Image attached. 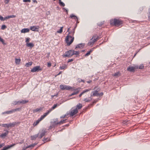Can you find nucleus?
<instances>
[{"label":"nucleus","instance_id":"1","mask_svg":"<svg viewBox=\"0 0 150 150\" xmlns=\"http://www.w3.org/2000/svg\"><path fill=\"white\" fill-rule=\"evenodd\" d=\"M110 25L119 27L120 26H122L123 23V21L119 19L115 18L110 20Z\"/></svg>","mask_w":150,"mask_h":150},{"label":"nucleus","instance_id":"2","mask_svg":"<svg viewBox=\"0 0 150 150\" xmlns=\"http://www.w3.org/2000/svg\"><path fill=\"white\" fill-rule=\"evenodd\" d=\"M72 31H69L65 39V41L67 43V46L70 45L74 41V37H72L71 35H69V34H71L72 35Z\"/></svg>","mask_w":150,"mask_h":150},{"label":"nucleus","instance_id":"3","mask_svg":"<svg viewBox=\"0 0 150 150\" xmlns=\"http://www.w3.org/2000/svg\"><path fill=\"white\" fill-rule=\"evenodd\" d=\"M74 50H69L65 52L66 54H63L62 55V56L63 57H71L73 55H74Z\"/></svg>","mask_w":150,"mask_h":150},{"label":"nucleus","instance_id":"4","mask_svg":"<svg viewBox=\"0 0 150 150\" xmlns=\"http://www.w3.org/2000/svg\"><path fill=\"white\" fill-rule=\"evenodd\" d=\"M42 70V69L41 68L40 66H37L33 67L31 69V71L32 72H38L41 71Z\"/></svg>","mask_w":150,"mask_h":150},{"label":"nucleus","instance_id":"5","mask_svg":"<svg viewBox=\"0 0 150 150\" xmlns=\"http://www.w3.org/2000/svg\"><path fill=\"white\" fill-rule=\"evenodd\" d=\"M20 122H15L12 123H10L9 124H8L7 128H8L11 127H13L17 124H20Z\"/></svg>","mask_w":150,"mask_h":150},{"label":"nucleus","instance_id":"6","mask_svg":"<svg viewBox=\"0 0 150 150\" xmlns=\"http://www.w3.org/2000/svg\"><path fill=\"white\" fill-rule=\"evenodd\" d=\"M53 120L54 121L52 122L51 126L52 127H55L57 125H60L59 123V122H58V119L57 118L54 119Z\"/></svg>","mask_w":150,"mask_h":150},{"label":"nucleus","instance_id":"7","mask_svg":"<svg viewBox=\"0 0 150 150\" xmlns=\"http://www.w3.org/2000/svg\"><path fill=\"white\" fill-rule=\"evenodd\" d=\"M78 112V110L77 109H75L71 110L69 115L71 116H73L74 115L76 114Z\"/></svg>","mask_w":150,"mask_h":150},{"label":"nucleus","instance_id":"8","mask_svg":"<svg viewBox=\"0 0 150 150\" xmlns=\"http://www.w3.org/2000/svg\"><path fill=\"white\" fill-rule=\"evenodd\" d=\"M39 28L40 27L38 26H33L30 27V29L33 31L38 32V29H39Z\"/></svg>","mask_w":150,"mask_h":150},{"label":"nucleus","instance_id":"9","mask_svg":"<svg viewBox=\"0 0 150 150\" xmlns=\"http://www.w3.org/2000/svg\"><path fill=\"white\" fill-rule=\"evenodd\" d=\"M4 131H5L6 132L1 134L0 135V137L2 138H4L9 132L7 130H4Z\"/></svg>","mask_w":150,"mask_h":150},{"label":"nucleus","instance_id":"10","mask_svg":"<svg viewBox=\"0 0 150 150\" xmlns=\"http://www.w3.org/2000/svg\"><path fill=\"white\" fill-rule=\"evenodd\" d=\"M99 93H98V91L96 90L92 91L91 95V97H92L93 96H99Z\"/></svg>","mask_w":150,"mask_h":150},{"label":"nucleus","instance_id":"11","mask_svg":"<svg viewBox=\"0 0 150 150\" xmlns=\"http://www.w3.org/2000/svg\"><path fill=\"white\" fill-rule=\"evenodd\" d=\"M80 89V88H77L76 89H74L73 90V91H76L73 93L69 95V96H72L76 95L79 92V89Z\"/></svg>","mask_w":150,"mask_h":150},{"label":"nucleus","instance_id":"12","mask_svg":"<svg viewBox=\"0 0 150 150\" xmlns=\"http://www.w3.org/2000/svg\"><path fill=\"white\" fill-rule=\"evenodd\" d=\"M46 133V132L44 130H42L41 131V132H40V136L38 137L40 139H41L43 136H44L45 133Z\"/></svg>","mask_w":150,"mask_h":150},{"label":"nucleus","instance_id":"13","mask_svg":"<svg viewBox=\"0 0 150 150\" xmlns=\"http://www.w3.org/2000/svg\"><path fill=\"white\" fill-rule=\"evenodd\" d=\"M15 145V144H13L10 145H8L7 146H5L1 150H7L11 148Z\"/></svg>","mask_w":150,"mask_h":150},{"label":"nucleus","instance_id":"14","mask_svg":"<svg viewBox=\"0 0 150 150\" xmlns=\"http://www.w3.org/2000/svg\"><path fill=\"white\" fill-rule=\"evenodd\" d=\"M85 45V44L84 43H80L76 46L75 49H76L77 48H83Z\"/></svg>","mask_w":150,"mask_h":150},{"label":"nucleus","instance_id":"15","mask_svg":"<svg viewBox=\"0 0 150 150\" xmlns=\"http://www.w3.org/2000/svg\"><path fill=\"white\" fill-rule=\"evenodd\" d=\"M127 70L131 72H134L135 71L134 67H133L129 66L127 67Z\"/></svg>","mask_w":150,"mask_h":150},{"label":"nucleus","instance_id":"16","mask_svg":"<svg viewBox=\"0 0 150 150\" xmlns=\"http://www.w3.org/2000/svg\"><path fill=\"white\" fill-rule=\"evenodd\" d=\"M91 90V88H90L88 89H86L84 90L79 95V97H81L82 95L85 93L88 92Z\"/></svg>","mask_w":150,"mask_h":150},{"label":"nucleus","instance_id":"17","mask_svg":"<svg viewBox=\"0 0 150 150\" xmlns=\"http://www.w3.org/2000/svg\"><path fill=\"white\" fill-rule=\"evenodd\" d=\"M29 29L28 28H24L21 31V33H25L29 32Z\"/></svg>","mask_w":150,"mask_h":150},{"label":"nucleus","instance_id":"18","mask_svg":"<svg viewBox=\"0 0 150 150\" xmlns=\"http://www.w3.org/2000/svg\"><path fill=\"white\" fill-rule=\"evenodd\" d=\"M42 110V108L41 107H40V108H37L36 109L33 110V112L34 113L38 112H40Z\"/></svg>","mask_w":150,"mask_h":150},{"label":"nucleus","instance_id":"19","mask_svg":"<svg viewBox=\"0 0 150 150\" xmlns=\"http://www.w3.org/2000/svg\"><path fill=\"white\" fill-rule=\"evenodd\" d=\"M26 45L28 47H29L30 49H32L34 46V44L32 43H27Z\"/></svg>","mask_w":150,"mask_h":150},{"label":"nucleus","instance_id":"20","mask_svg":"<svg viewBox=\"0 0 150 150\" xmlns=\"http://www.w3.org/2000/svg\"><path fill=\"white\" fill-rule=\"evenodd\" d=\"M39 133L35 134L34 135L31 136V139L32 140H35L38 137Z\"/></svg>","mask_w":150,"mask_h":150},{"label":"nucleus","instance_id":"21","mask_svg":"<svg viewBox=\"0 0 150 150\" xmlns=\"http://www.w3.org/2000/svg\"><path fill=\"white\" fill-rule=\"evenodd\" d=\"M82 105L81 104L79 103L76 106V108H75L77 109V110L78 109H80L82 108Z\"/></svg>","mask_w":150,"mask_h":150},{"label":"nucleus","instance_id":"22","mask_svg":"<svg viewBox=\"0 0 150 150\" xmlns=\"http://www.w3.org/2000/svg\"><path fill=\"white\" fill-rule=\"evenodd\" d=\"M93 50V48L91 49L89 51H88L85 55V57L87 56H89L91 52Z\"/></svg>","mask_w":150,"mask_h":150},{"label":"nucleus","instance_id":"23","mask_svg":"<svg viewBox=\"0 0 150 150\" xmlns=\"http://www.w3.org/2000/svg\"><path fill=\"white\" fill-rule=\"evenodd\" d=\"M71 18L77 20V17L73 14H71L69 16Z\"/></svg>","mask_w":150,"mask_h":150},{"label":"nucleus","instance_id":"24","mask_svg":"<svg viewBox=\"0 0 150 150\" xmlns=\"http://www.w3.org/2000/svg\"><path fill=\"white\" fill-rule=\"evenodd\" d=\"M64 90H69L72 88L69 86L65 85L64 86Z\"/></svg>","mask_w":150,"mask_h":150},{"label":"nucleus","instance_id":"25","mask_svg":"<svg viewBox=\"0 0 150 150\" xmlns=\"http://www.w3.org/2000/svg\"><path fill=\"white\" fill-rule=\"evenodd\" d=\"M33 64V62H30L26 64L25 66L26 67H28L31 66Z\"/></svg>","mask_w":150,"mask_h":150},{"label":"nucleus","instance_id":"26","mask_svg":"<svg viewBox=\"0 0 150 150\" xmlns=\"http://www.w3.org/2000/svg\"><path fill=\"white\" fill-rule=\"evenodd\" d=\"M16 16L14 15H12L10 16H8L6 17L5 18H7L8 19L11 18H13L16 17Z\"/></svg>","mask_w":150,"mask_h":150},{"label":"nucleus","instance_id":"27","mask_svg":"<svg viewBox=\"0 0 150 150\" xmlns=\"http://www.w3.org/2000/svg\"><path fill=\"white\" fill-rule=\"evenodd\" d=\"M21 59H15V63L16 64H19L21 62Z\"/></svg>","mask_w":150,"mask_h":150},{"label":"nucleus","instance_id":"28","mask_svg":"<svg viewBox=\"0 0 150 150\" xmlns=\"http://www.w3.org/2000/svg\"><path fill=\"white\" fill-rule=\"evenodd\" d=\"M104 24V21L101 22L100 23H97L98 25L100 27H101V26H102Z\"/></svg>","mask_w":150,"mask_h":150},{"label":"nucleus","instance_id":"29","mask_svg":"<svg viewBox=\"0 0 150 150\" xmlns=\"http://www.w3.org/2000/svg\"><path fill=\"white\" fill-rule=\"evenodd\" d=\"M91 97L89 98H90V99H88L87 98H84L83 100V101H85L86 102H88L91 101L92 99V98H91Z\"/></svg>","mask_w":150,"mask_h":150},{"label":"nucleus","instance_id":"30","mask_svg":"<svg viewBox=\"0 0 150 150\" xmlns=\"http://www.w3.org/2000/svg\"><path fill=\"white\" fill-rule=\"evenodd\" d=\"M57 104H54V105H53L52 106V107L49 110H51V111L52 110H54L55 108H56V107H57Z\"/></svg>","mask_w":150,"mask_h":150},{"label":"nucleus","instance_id":"31","mask_svg":"<svg viewBox=\"0 0 150 150\" xmlns=\"http://www.w3.org/2000/svg\"><path fill=\"white\" fill-rule=\"evenodd\" d=\"M40 122V121L38 119L36 122H35L33 123V125L34 126H36Z\"/></svg>","mask_w":150,"mask_h":150},{"label":"nucleus","instance_id":"32","mask_svg":"<svg viewBox=\"0 0 150 150\" xmlns=\"http://www.w3.org/2000/svg\"><path fill=\"white\" fill-rule=\"evenodd\" d=\"M21 104H24L28 102V100H21Z\"/></svg>","mask_w":150,"mask_h":150},{"label":"nucleus","instance_id":"33","mask_svg":"<svg viewBox=\"0 0 150 150\" xmlns=\"http://www.w3.org/2000/svg\"><path fill=\"white\" fill-rule=\"evenodd\" d=\"M0 41L1 42H2V43L4 45L6 44V43H5L4 40L1 37H0Z\"/></svg>","mask_w":150,"mask_h":150},{"label":"nucleus","instance_id":"34","mask_svg":"<svg viewBox=\"0 0 150 150\" xmlns=\"http://www.w3.org/2000/svg\"><path fill=\"white\" fill-rule=\"evenodd\" d=\"M51 112V110H49L47 112L45 113L43 115L44 117H45L50 112Z\"/></svg>","mask_w":150,"mask_h":150},{"label":"nucleus","instance_id":"35","mask_svg":"<svg viewBox=\"0 0 150 150\" xmlns=\"http://www.w3.org/2000/svg\"><path fill=\"white\" fill-rule=\"evenodd\" d=\"M120 73L119 71L115 73L114 75V76H120Z\"/></svg>","mask_w":150,"mask_h":150},{"label":"nucleus","instance_id":"36","mask_svg":"<svg viewBox=\"0 0 150 150\" xmlns=\"http://www.w3.org/2000/svg\"><path fill=\"white\" fill-rule=\"evenodd\" d=\"M13 111H14V112H15L16 111H20L21 110V107L20 108H16V109H13Z\"/></svg>","mask_w":150,"mask_h":150},{"label":"nucleus","instance_id":"37","mask_svg":"<svg viewBox=\"0 0 150 150\" xmlns=\"http://www.w3.org/2000/svg\"><path fill=\"white\" fill-rule=\"evenodd\" d=\"M50 140L49 139H48V138H44L42 140V141L45 143L46 142L49 141Z\"/></svg>","mask_w":150,"mask_h":150},{"label":"nucleus","instance_id":"38","mask_svg":"<svg viewBox=\"0 0 150 150\" xmlns=\"http://www.w3.org/2000/svg\"><path fill=\"white\" fill-rule=\"evenodd\" d=\"M67 120V119H65V120H61V121L59 122V124L60 125L61 124H62L66 122V121Z\"/></svg>","mask_w":150,"mask_h":150},{"label":"nucleus","instance_id":"39","mask_svg":"<svg viewBox=\"0 0 150 150\" xmlns=\"http://www.w3.org/2000/svg\"><path fill=\"white\" fill-rule=\"evenodd\" d=\"M90 40L93 43V44L97 41L96 39H95L94 38H93V36L92 38H91Z\"/></svg>","mask_w":150,"mask_h":150},{"label":"nucleus","instance_id":"40","mask_svg":"<svg viewBox=\"0 0 150 150\" xmlns=\"http://www.w3.org/2000/svg\"><path fill=\"white\" fill-rule=\"evenodd\" d=\"M63 27H61L59 30H58L57 31V33H62V31H63Z\"/></svg>","mask_w":150,"mask_h":150},{"label":"nucleus","instance_id":"41","mask_svg":"<svg viewBox=\"0 0 150 150\" xmlns=\"http://www.w3.org/2000/svg\"><path fill=\"white\" fill-rule=\"evenodd\" d=\"M67 67V66L66 65H64L62 66H60V69H66Z\"/></svg>","mask_w":150,"mask_h":150},{"label":"nucleus","instance_id":"42","mask_svg":"<svg viewBox=\"0 0 150 150\" xmlns=\"http://www.w3.org/2000/svg\"><path fill=\"white\" fill-rule=\"evenodd\" d=\"M65 86V85H60V88L62 90H64V88L65 87H64Z\"/></svg>","mask_w":150,"mask_h":150},{"label":"nucleus","instance_id":"43","mask_svg":"<svg viewBox=\"0 0 150 150\" xmlns=\"http://www.w3.org/2000/svg\"><path fill=\"white\" fill-rule=\"evenodd\" d=\"M93 38H94L95 39H96L97 41L99 38H100L98 36H97L96 35H93Z\"/></svg>","mask_w":150,"mask_h":150},{"label":"nucleus","instance_id":"44","mask_svg":"<svg viewBox=\"0 0 150 150\" xmlns=\"http://www.w3.org/2000/svg\"><path fill=\"white\" fill-rule=\"evenodd\" d=\"M59 4L61 6L64 7L65 6V4L63 2H62L61 1H60V2H59Z\"/></svg>","mask_w":150,"mask_h":150},{"label":"nucleus","instance_id":"45","mask_svg":"<svg viewBox=\"0 0 150 150\" xmlns=\"http://www.w3.org/2000/svg\"><path fill=\"white\" fill-rule=\"evenodd\" d=\"M69 113H67L65 115H63L62 116L60 117V118H64L65 117H67V116L69 114Z\"/></svg>","mask_w":150,"mask_h":150},{"label":"nucleus","instance_id":"46","mask_svg":"<svg viewBox=\"0 0 150 150\" xmlns=\"http://www.w3.org/2000/svg\"><path fill=\"white\" fill-rule=\"evenodd\" d=\"M93 44H94L90 40L88 42V45L89 46H91L93 45Z\"/></svg>","mask_w":150,"mask_h":150},{"label":"nucleus","instance_id":"47","mask_svg":"<svg viewBox=\"0 0 150 150\" xmlns=\"http://www.w3.org/2000/svg\"><path fill=\"white\" fill-rule=\"evenodd\" d=\"M79 54V51H75L74 50V55H78Z\"/></svg>","mask_w":150,"mask_h":150},{"label":"nucleus","instance_id":"48","mask_svg":"<svg viewBox=\"0 0 150 150\" xmlns=\"http://www.w3.org/2000/svg\"><path fill=\"white\" fill-rule=\"evenodd\" d=\"M8 124H3L1 125H0L1 126H2L4 127H6L7 128Z\"/></svg>","mask_w":150,"mask_h":150},{"label":"nucleus","instance_id":"49","mask_svg":"<svg viewBox=\"0 0 150 150\" xmlns=\"http://www.w3.org/2000/svg\"><path fill=\"white\" fill-rule=\"evenodd\" d=\"M30 40V38H26V40H25V42L26 43V44H27V43H29V42Z\"/></svg>","mask_w":150,"mask_h":150},{"label":"nucleus","instance_id":"50","mask_svg":"<svg viewBox=\"0 0 150 150\" xmlns=\"http://www.w3.org/2000/svg\"><path fill=\"white\" fill-rule=\"evenodd\" d=\"M45 117H44V116L42 115L41 117L39 118L38 119V120L40 121L41 120H42Z\"/></svg>","mask_w":150,"mask_h":150},{"label":"nucleus","instance_id":"51","mask_svg":"<svg viewBox=\"0 0 150 150\" xmlns=\"http://www.w3.org/2000/svg\"><path fill=\"white\" fill-rule=\"evenodd\" d=\"M6 26L5 25H2L1 27V29L2 30H4L6 28Z\"/></svg>","mask_w":150,"mask_h":150},{"label":"nucleus","instance_id":"52","mask_svg":"<svg viewBox=\"0 0 150 150\" xmlns=\"http://www.w3.org/2000/svg\"><path fill=\"white\" fill-rule=\"evenodd\" d=\"M10 1V0H4V3L5 4H7L9 3Z\"/></svg>","mask_w":150,"mask_h":150},{"label":"nucleus","instance_id":"53","mask_svg":"<svg viewBox=\"0 0 150 150\" xmlns=\"http://www.w3.org/2000/svg\"><path fill=\"white\" fill-rule=\"evenodd\" d=\"M144 68V66L143 65V64H141L139 67V69H143Z\"/></svg>","mask_w":150,"mask_h":150},{"label":"nucleus","instance_id":"54","mask_svg":"<svg viewBox=\"0 0 150 150\" xmlns=\"http://www.w3.org/2000/svg\"><path fill=\"white\" fill-rule=\"evenodd\" d=\"M78 81L79 83H80L81 82H83V83L84 82V80H82L80 79H78Z\"/></svg>","mask_w":150,"mask_h":150},{"label":"nucleus","instance_id":"55","mask_svg":"<svg viewBox=\"0 0 150 150\" xmlns=\"http://www.w3.org/2000/svg\"><path fill=\"white\" fill-rule=\"evenodd\" d=\"M74 60V59H69L68 60L67 62L69 63V62L73 61Z\"/></svg>","mask_w":150,"mask_h":150},{"label":"nucleus","instance_id":"56","mask_svg":"<svg viewBox=\"0 0 150 150\" xmlns=\"http://www.w3.org/2000/svg\"><path fill=\"white\" fill-rule=\"evenodd\" d=\"M148 19L149 20H150V8L149 9V11Z\"/></svg>","mask_w":150,"mask_h":150},{"label":"nucleus","instance_id":"57","mask_svg":"<svg viewBox=\"0 0 150 150\" xmlns=\"http://www.w3.org/2000/svg\"><path fill=\"white\" fill-rule=\"evenodd\" d=\"M23 1L24 2H31L30 0H23Z\"/></svg>","mask_w":150,"mask_h":150},{"label":"nucleus","instance_id":"58","mask_svg":"<svg viewBox=\"0 0 150 150\" xmlns=\"http://www.w3.org/2000/svg\"><path fill=\"white\" fill-rule=\"evenodd\" d=\"M47 67H50L51 66V64L50 62H48L47 63Z\"/></svg>","mask_w":150,"mask_h":150},{"label":"nucleus","instance_id":"59","mask_svg":"<svg viewBox=\"0 0 150 150\" xmlns=\"http://www.w3.org/2000/svg\"><path fill=\"white\" fill-rule=\"evenodd\" d=\"M13 102L14 103H12V105H13V106H14V105H17V104H16V101H15L14 102Z\"/></svg>","mask_w":150,"mask_h":150},{"label":"nucleus","instance_id":"60","mask_svg":"<svg viewBox=\"0 0 150 150\" xmlns=\"http://www.w3.org/2000/svg\"><path fill=\"white\" fill-rule=\"evenodd\" d=\"M4 145L5 144L4 143L0 144V148L2 147L3 146H4Z\"/></svg>","mask_w":150,"mask_h":150},{"label":"nucleus","instance_id":"61","mask_svg":"<svg viewBox=\"0 0 150 150\" xmlns=\"http://www.w3.org/2000/svg\"><path fill=\"white\" fill-rule=\"evenodd\" d=\"M10 114H11L13 113V112H14L13 111V109H12L11 110H9Z\"/></svg>","mask_w":150,"mask_h":150},{"label":"nucleus","instance_id":"62","mask_svg":"<svg viewBox=\"0 0 150 150\" xmlns=\"http://www.w3.org/2000/svg\"><path fill=\"white\" fill-rule=\"evenodd\" d=\"M72 31V35L73 36L74 35V34L75 33V30L74 29H73Z\"/></svg>","mask_w":150,"mask_h":150},{"label":"nucleus","instance_id":"63","mask_svg":"<svg viewBox=\"0 0 150 150\" xmlns=\"http://www.w3.org/2000/svg\"><path fill=\"white\" fill-rule=\"evenodd\" d=\"M96 101L94 100L93 102H92V103L91 104V105H93L94 103H96Z\"/></svg>","mask_w":150,"mask_h":150},{"label":"nucleus","instance_id":"64","mask_svg":"<svg viewBox=\"0 0 150 150\" xmlns=\"http://www.w3.org/2000/svg\"><path fill=\"white\" fill-rule=\"evenodd\" d=\"M3 113L7 114H10L9 111H7L5 112H3Z\"/></svg>","mask_w":150,"mask_h":150}]
</instances>
